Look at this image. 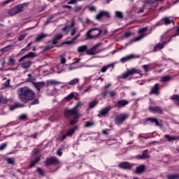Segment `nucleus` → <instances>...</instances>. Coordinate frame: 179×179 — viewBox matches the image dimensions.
Segmentation results:
<instances>
[{
	"label": "nucleus",
	"mask_w": 179,
	"mask_h": 179,
	"mask_svg": "<svg viewBox=\"0 0 179 179\" xmlns=\"http://www.w3.org/2000/svg\"><path fill=\"white\" fill-rule=\"evenodd\" d=\"M79 107H82V102L79 101L71 109H66L64 112V115L67 120H70V125H75L78 124L79 121Z\"/></svg>",
	"instance_id": "1"
},
{
	"label": "nucleus",
	"mask_w": 179,
	"mask_h": 179,
	"mask_svg": "<svg viewBox=\"0 0 179 179\" xmlns=\"http://www.w3.org/2000/svg\"><path fill=\"white\" fill-rule=\"evenodd\" d=\"M18 99L21 103L25 104L29 101H33L34 99H36V92L29 87H23L17 90Z\"/></svg>",
	"instance_id": "2"
},
{
	"label": "nucleus",
	"mask_w": 179,
	"mask_h": 179,
	"mask_svg": "<svg viewBox=\"0 0 179 179\" xmlns=\"http://www.w3.org/2000/svg\"><path fill=\"white\" fill-rule=\"evenodd\" d=\"M29 6V3H23L22 4H18L15 6L13 8L9 10L8 13L10 16H15V15H17L21 13L24 10V7Z\"/></svg>",
	"instance_id": "3"
},
{
	"label": "nucleus",
	"mask_w": 179,
	"mask_h": 179,
	"mask_svg": "<svg viewBox=\"0 0 179 179\" xmlns=\"http://www.w3.org/2000/svg\"><path fill=\"white\" fill-rule=\"evenodd\" d=\"M102 31L99 29V28H94L92 29H90L87 34V38L88 39H93V38H97L101 34Z\"/></svg>",
	"instance_id": "4"
},
{
	"label": "nucleus",
	"mask_w": 179,
	"mask_h": 179,
	"mask_svg": "<svg viewBox=\"0 0 179 179\" xmlns=\"http://www.w3.org/2000/svg\"><path fill=\"white\" fill-rule=\"evenodd\" d=\"M129 118V114L128 113H120L116 115L115 118V122L117 125H121L123 122H125Z\"/></svg>",
	"instance_id": "5"
},
{
	"label": "nucleus",
	"mask_w": 179,
	"mask_h": 179,
	"mask_svg": "<svg viewBox=\"0 0 179 179\" xmlns=\"http://www.w3.org/2000/svg\"><path fill=\"white\" fill-rule=\"evenodd\" d=\"M57 164H59V159L55 157H48L45 162V166L46 167L48 166H57Z\"/></svg>",
	"instance_id": "6"
},
{
	"label": "nucleus",
	"mask_w": 179,
	"mask_h": 179,
	"mask_svg": "<svg viewBox=\"0 0 179 179\" xmlns=\"http://www.w3.org/2000/svg\"><path fill=\"white\" fill-rule=\"evenodd\" d=\"M140 70H137L134 68L130 70H127L126 73L122 74V78L127 79V78H129V76H131V75H135V73H140Z\"/></svg>",
	"instance_id": "7"
},
{
	"label": "nucleus",
	"mask_w": 179,
	"mask_h": 179,
	"mask_svg": "<svg viewBox=\"0 0 179 179\" xmlns=\"http://www.w3.org/2000/svg\"><path fill=\"white\" fill-rule=\"evenodd\" d=\"M148 110L150 113H152L153 114H159V115L163 114V108L160 106H150Z\"/></svg>",
	"instance_id": "8"
},
{
	"label": "nucleus",
	"mask_w": 179,
	"mask_h": 179,
	"mask_svg": "<svg viewBox=\"0 0 179 179\" xmlns=\"http://www.w3.org/2000/svg\"><path fill=\"white\" fill-rule=\"evenodd\" d=\"M31 83L33 86L38 90V92H40L43 87H45V82L41 81V82H33L31 81Z\"/></svg>",
	"instance_id": "9"
},
{
	"label": "nucleus",
	"mask_w": 179,
	"mask_h": 179,
	"mask_svg": "<svg viewBox=\"0 0 179 179\" xmlns=\"http://www.w3.org/2000/svg\"><path fill=\"white\" fill-rule=\"evenodd\" d=\"M133 166L134 165L132 164L127 162H120L119 164L120 169H122L123 170H131Z\"/></svg>",
	"instance_id": "10"
},
{
	"label": "nucleus",
	"mask_w": 179,
	"mask_h": 179,
	"mask_svg": "<svg viewBox=\"0 0 179 179\" xmlns=\"http://www.w3.org/2000/svg\"><path fill=\"white\" fill-rule=\"evenodd\" d=\"M128 104H129V101H128L127 99H122L117 101L115 106L118 108H122V107H125V106H128Z\"/></svg>",
	"instance_id": "11"
},
{
	"label": "nucleus",
	"mask_w": 179,
	"mask_h": 179,
	"mask_svg": "<svg viewBox=\"0 0 179 179\" xmlns=\"http://www.w3.org/2000/svg\"><path fill=\"white\" fill-rule=\"evenodd\" d=\"M150 156L148 155V150H145L143 151L142 155H136V159L138 160H145V159H149Z\"/></svg>",
	"instance_id": "12"
},
{
	"label": "nucleus",
	"mask_w": 179,
	"mask_h": 179,
	"mask_svg": "<svg viewBox=\"0 0 179 179\" xmlns=\"http://www.w3.org/2000/svg\"><path fill=\"white\" fill-rule=\"evenodd\" d=\"M150 94H156V96H159L160 92H159V84L156 83L151 89Z\"/></svg>",
	"instance_id": "13"
},
{
	"label": "nucleus",
	"mask_w": 179,
	"mask_h": 179,
	"mask_svg": "<svg viewBox=\"0 0 179 179\" xmlns=\"http://www.w3.org/2000/svg\"><path fill=\"white\" fill-rule=\"evenodd\" d=\"M36 57V53L33 52H30L28 54L25 55L22 57H21L19 60L18 62H22V61H24L26 58H34Z\"/></svg>",
	"instance_id": "14"
},
{
	"label": "nucleus",
	"mask_w": 179,
	"mask_h": 179,
	"mask_svg": "<svg viewBox=\"0 0 179 179\" xmlns=\"http://www.w3.org/2000/svg\"><path fill=\"white\" fill-rule=\"evenodd\" d=\"M64 37V35L62 34H59L56 35L54 38L51 41V43L53 45H55L57 43H58V40H61Z\"/></svg>",
	"instance_id": "15"
},
{
	"label": "nucleus",
	"mask_w": 179,
	"mask_h": 179,
	"mask_svg": "<svg viewBox=\"0 0 179 179\" xmlns=\"http://www.w3.org/2000/svg\"><path fill=\"white\" fill-rule=\"evenodd\" d=\"M45 37H47L46 34L41 33L38 34L35 39V43H40V41H41L43 38H45Z\"/></svg>",
	"instance_id": "16"
},
{
	"label": "nucleus",
	"mask_w": 179,
	"mask_h": 179,
	"mask_svg": "<svg viewBox=\"0 0 179 179\" xmlns=\"http://www.w3.org/2000/svg\"><path fill=\"white\" fill-rule=\"evenodd\" d=\"M134 58H136V56L135 55H129L124 57H122L120 61L121 62H126V61H129V59H134Z\"/></svg>",
	"instance_id": "17"
},
{
	"label": "nucleus",
	"mask_w": 179,
	"mask_h": 179,
	"mask_svg": "<svg viewBox=\"0 0 179 179\" xmlns=\"http://www.w3.org/2000/svg\"><path fill=\"white\" fill-rule=\"evenodd\" d=\"M144 172H145V165H140L139 166L136 167L135 173L141 174V173H144Z\"/></svg>",
	"instance_id": "18"
},
{
	"label": "nucleus",
	"mask_w": 179,
	"mask_h": 179,
	"mask_svg": "<svg viewBox=\"0 0 179 179\" xmlns=\"http://www.w3.org/2000/svg\"><path fill=\"white\" fill-rule=\"evenodd\" d=\"M108 111H110V108H104L99 112L98 117H104V115H106V114H108Z\"/></svg>",
	"instance_id": "19"
},
{
	"label": "nucleus",
	"mask_w": 179,
	"mask_h": 179,
	"mask_svg": "<svg viewBox=\"0 0 179 179\" xmlns=\"http://www.w3.org/2000/svg\"><path fill=\"white\" fill-rule=\"evenodd\" d=\"M33 62L31 61H27L25 62H23L21 64V67L23 68V69H27L28 68H30Z\"/></svg>",
	"instance_id": "20"
},
{
	"label": "nucleus",
	"mask_w": 179,
	"mask_h": 179,
	"mask_svg": "<svg viewBox=\"0 0 179 179\" xmlns=\"http://www.w3.org/2000/svg\"><path fill=\"white\" fill-rule=\"evenodd\" d=\"M41 160V157H38L35 158L34 160L31 162L29 168L31 169L32 167H34V166H36V164H37V163H38V162H40Z\"/></svg>",
	"instance_id": "21"
},
{
	"label": "nucleus",
	"mask_w": 179,
	"mask_h": 179,
	"mask_svg": "<svg viewBox=\"0 0 179 179\" xmlns=\"http://www.w3.org/2000/svg\"><path fill=\"white\" fill-rule=\"evenodd\" d=\"M162 21L164 23V24H170L171 23H173V24H174V20H170L169 17H165L162 18Z\"/></svg>",
	"instance_id": "22"
},
{
	"label": "nucleus",
	"mask_w": 179,
	"mask_h": 179,
	"mask_svg": "<svg viewBox=\"0 0 179 179\" xmlns=\"http://www.w3.org/2000/svg\"><path fill=\"white\" fill-rule=\"evenodd\" d=\"M22 107H24V104L20 103H15L14 105L10 107V110H13L15 108H19Z\"/></svg>",
	"instance_id": "23"
},
{
	"label": "nucleus",
	"mask_w": 179,
	"mask_h": 179,
	"mask_svg": "<svg viewBox=\"0 0 179 179\" xmlns=\"http://www.w3.org/2000/svg\"><path fill=\"white\" fill-rule=\"evenodd\" d=\"M171 100H173V101H175L176 106H178V107H179V95L173 94L171 96Z\"/></svg>",
	"instance_id": "24"
},
{
	"label": "nucleus",
	"mask_w": 179,
	"mask_h": 179,
	"mask_svg": "<svg viewBox=\"0 0 179 179\" xmlns=\"http://www.w3.org/2000/svg\"><path fill=\"white\" fill-rule=\"evenodd\" d=\"M59 83H59L55 80H50L47 81L48 86H50V85H51V86H57V85H59Z\"/></svg>",
	"instance_id": "25"
},
{
	"label": "nucleus",
	"mask_w": 179,
	"mask_h": 179,
	"mask_svg": "<svg viewBox=\"0 0 179 179\" xmlns=\"http://www.w3.org/2000/svg\"><path fill=\"white\" fill-rule=\"evenodd\" d=\"M163 48H164L163 43H158L154 47L153 52H156L158 50H163Z\"/></svg>",
	"instance_id": "26"
},
{
	"label": "nucleus",
	"mask_w": 179,
	"mask_h": 179,
	"mask_svg": "<svg viewBox=\"0 0 179 179\" xmlns=\"http://www.w3.org/2000/svg\"><path fill=\"white\" fill-rule=\"evenodd\" d=\"M173 78L170 76H164L161 78V82H170Z\"/></svg>",
	"instance_id": "27"
},
{
	"label": "nucleus",
	"mask_w": 179,
	"mask_h": 179,
	"mask_svg": "<svg viewBox=\"0 0 179 179\" xmlns=\"http://www.w3.org/2000/svg\"><path fill=\"white\" fill-rule=\"evenodd\" d=\"M13 48V45H9L1 49V51L2 52H8V51H10V50H12Z\"/></svg>",
	"instance_id": "28"
},
{
	"label": "nucleus",
	"mask_w": 179,
	"mask_h": 179,
	"mask_svg": "<svg viewBox=\"0 0 179 179\" xmlns=\"http://www.w3.org/2000/svg\"><path fill=\"white\" fill-rule=\"evenodd\" d=\"M55 17V14H53L52 15H50L45 22L44 24L45 26H47V24L52 22V19H54Z\"/></svg>",
	"instance_id": "29"
},
{
	"label": "nucleus",
	"mask_w": 179,
	"mask_h": 179,
	"mask_svg": "<svg viewBox=\"0 0 179 179\" xmlns=\"http://www.w3.org/2000/svg\"><path fill=\"white\" fill-rule=\"evenodd\" d=\"M168 179H179V173L176 174H169L166 176Z\"/></svg>",
	"instance_id": "30"
},
{
	"label": "nucleus",
	"mask_w": 179,
	"mask_h": 179,
	"mask_svg": "<svg viewBox=\"0 0 179 179\" xmlns=\"http://www.w3.org/2000/svg\"><path fill=\"white\" fill-rule=\"evenodd\" d=\"M87 50V45H83L78 48V52H85Z\"/></svg>",
	"instance_id": "31"
},
{
	"label": "nucleus",
	"mask_w": 179,
	"mask_h": 179,
	"mask_svg": "<svg viewBox=\"0 0 179 179\" xmlns=\"http://www.w3.org/2000/svg\"><path fill=\"white\" fill-rule=\"evenodd\" d=\"M98 52H99L93 49V48L87 51V55H96V54H98Z\"/></svg>",
	"instance_id": "32"
},
{
	"label": "nucleus",
	"mask_w": 179,
	"mask_h": 179,
	"mask_svg": "<svg viewBox=\"0 0 179 179\" xmlns=\"http://www.w3.org/2000/svg\"><path fill=\"white\" fill-rule=\"evenodd\" d=\"M164 138H166L169 142H171V141H176L177 139V137L171 136L169 134H165Z\"/></svg>",
	"instance_id": "33"
},
{
	"label": "nucleus",
	"mask_w": 179,
	"mask_h": 179,
	"mask_svg": "<svg viewBox=\"0 0 179 179\" xmlns=\"http://www.w3.org/2000/svg\"><path fill=\"white\" fill-rule=\"evenodd\" d=\"M96 125V122H85V128H92V127H94Z\"/></svg>",
	"instance_id": "34"
},
{
	"label": "nucleus",
	"mask_w": 179,
	"mask_h": 179,
	"mask_svg": "<svg viewBox=\"0 0 179 179\" xmlns=\"http://www.w3.org/2000/svg\"><path fill=\"white\" fill-rule=\"evenodd\" d=\"M77 83H79V78H74L71 80L69 83V85L71 86H73L75 85H77Z\"/></svg>",
	"instance_id": "35"
},
{
	"label": "nucleus",
	"mask_w": 179,
	"mask_h": 179,
	"mask_svg": "<svg viewBox=\"0 0 179 179\" xmlns=\"http://www.w3.org/2000/svg\"><path fill=\"white\" fill-rule=\"evenodd\" d=\"M115 17L117 19H122L124 17V14L121 11H115Z\"/></svg>",
	"instance_id": "36"
},
{
	"label": "nucleus",
	"mask_w": 179,
	"mask_h": 179,
	"mask_svg": "<svg viewBox=\"0 0 179 179\" xmlns=\"http://www.w3.org/2000/svg\"><path fill=\"white\" fill-rule=\"evenodd\" d=\"M15 62H16V60H15V59H13V57H9L8 65H11L12 66H13L15 65Z\"/></svg>",
	"instance_id": "37"
},
{
	"label": "nucleus",
	"mask_w": 179,
	"mask_h": 179,
	"mask_svg": "<svg viewBox=\"0 0 179 179\" xmlns=\"http://www.w3.org/2000/svg\"><path fill=\"white\" fill-rule=\"evenodd\" d=\"M99 104V101H93L92 102L90 103L89 107L90 108H93L94 107H96Z\"/></svg>",
	"instance_id": "38"
},
{
	"label": "nucleus",
	"mask_w": 179,
	"mask_h": 179,
	"mask_svg": "<svg viewBox=\"0 0 179 179\" xmlns=\"http://www.w3.org/2000/svg\"><path fill=\"white\" fill-rule=\"evenodd\" d=\"M101 13L102 14V16H105V17H108V19L111 17L110 13L107 11H101Z\"/></svg>",
	"instance_id": "39"
},
{
	"label": "nucleus",
	"mask_w": 179,
	"mask_h": 179,
	"mask_svg": "<svg viewBox=\"0 0 179 179\" xmlns=\"http://www.w3.org/2000/svg\"><path fill=\"white\" fill-rule=\"evenodd\" d=\"M31 44H33V43L29 42L24 48L22 49L21 51H30V47L31 46Z\"/></svg>",
	"instance_id": "40"
},
{
	"label": "nucleus",
	"mask_w": 179,
	"mask_h": 179,
	"mask_svg": "<svg viewBox=\"0 0 179 179\" xmlns=\"http://www.w3.org/2000/svg\"><path fill=\"white\" fill-rule=\"evenodd\" d=\"M75 134V129H71L66 132L67 136H72Z\"/></svg>",
	"instance_id": "41"
},
{
	"label": "nucleus",
	"mask_w": 179,
	"mask_h": 179,
	"mask_svg": "<svg viewBox=\"0 0 179 179\" xmlns=\"http://www.w3.org/2000/svg\"><path fill=\"white\" fill-rule=\"evenodd\" d=\"M6 162L8 164H15V159L13 158L8 157Z\"/></svg>",
	"instance_id": "42"
},
{
	"label": "nucleus",
	"mask_w": 179,
	"mask_h": 179,
	"mask_svg": "<svg viewBox=\"0 0 179 179\" xmlns=\"http://www.w3.org/2000/svg\"><path fill=\"white\" fill-rule=\"evenodd\" d=\"M73 97H75V94H73V92H71L67 96H66L65 99L66 100H68V101H69V100H71V99H73Z\"/></svg>",
	"instance_id": "43"
},
{
	"label": "nucleus",
	"mask_w": 179,
	"mask_h": 179,
	"mask_svg": "<svg viewBox=\"0 0 179 179\" xmlns=\"http://www.w3.org/2000/svg\"><path fill=\"white\" fill-rule=\"evenodd\" d=\"M39 103L40 101H38V99H35L30 103V106H36V104H38Z\"/></svg>",
	"instance_id": "44"
},
{
	"label": "nucleus",
	"mask_w": 179,
	"mask_h": 179,
	"mask_svg": "<svg viewBox=\"0 0 179 179\" xmlns=\"http://www.w3.org/2000/svg\"><path fill=\"white\" fill-rule=\"evenodd\" d=\"M73 10L76 13L80 12V10H82V6H75L74 8H73Z\"/></svg>",
	"instance_id": "45"
},
{
	"label": "nucleus",
	"mask_w": 179,
	"mask_h": 179,
	"mask_svg": "<svg viewBox=\"0 0 179 179\" xmlns=\"http://www.w3.org/2000/svg\"><path fill=\"white\" fill-rule=\"evenodd\" d=\"M110 66H111V64H108V66H104L103 67H102V69H101V72H102L103 73H104V72H106L107 71V69H108V68H110Z\"/></svg>",
	"instance_id": "46"
},
{
	"label": "nucleus",
	"mask_w": 179,
	"mask_h": 179,
	"mask_svg": "<svg viewBox=\"0 0 179 179\" xmlns=\"http://www.w3.org/2000/svg\"><path fill=\"white\" fill-rule=\"evenodd\" d=\"M24 38H26V34H21L18 37L17 40H18V41H22V40H24Z\"/></svg>",
	"instance_id": "47"
},
{
	"label": "nucleus",
	"mask_w": 179,
	"mask_h": 179,
	"mask_svg": "<svg viewBox=\"0 0 179 179\" xmlns=\"http://www.w3.org/2000/svg\"><path fill=\"white\" fill-rule=\"evenodd\" d=\"M142 68L144 69L145 72H149V65L145 64L142 66Z\"/></svg>",
	"instance_id": "48"
},
{
	"label": "nucleus",
	"mask_w": 179,
	"mask_h": 179,
	"mask_svg": "<svg viewBox=\"0 0 179 179\" xmlns=\"http://www.w3.org/2000/svg\"><path fill=\"white\" fill-rule=\"evenodd\" d=\"M145 37V34H141L139 36L136 37L135 41H139V40H142Z\"/></svg>",
	"instance_id": "49"
},
{
	"label": "nucleus",
	"mask_w": 179,
	"mask_h": 179,
	"mask_svg": "<svg viewBox=\"0 0 179 179\" xmlns=\"http://www.w3.org/2000/svg\"><path fill=\"white\" fill-rule=\"evenodd\" d=\"M67 3L68 5H75V3H78V0H69Z\"/></svg>",
	"instance_id": "50"
},
{
	"label": "nucleus",
	"mask_w": 179,
	"mask_h": 179,
	"mask_svg": "<svg viewBox=\"0 0 179 179\" xmlns=\"http://www.w3.org/2000/svg\"><path fill=\"white\" fill-rule=\"evenodd\" d=\"M102 17L103 15L101 14V12H100L99 14L96 15L95 19H96V20H101Z\"/></svg>",
	"instance_id": "51"
},
{
	"label": "nucleus",
	"mask_w": 179,
	"mask_h": 179,
	"mask_svg": "<svg viewBox=\"0 0 179 179\" xmlns=\"http://www.w3.org/2000/svg\"><path fill=\"white\" fill-rule=\"evenodd\" d=\"M6 146H8V143H6L0 145V150H3L6 148Z\"/></svg>",
	"instance_id": "52"
},
{
	"label": "nucleus",
	"mask_w": 179,
	"mask_h": 179,
	"mask_svg": "<svg viewBox=\"0 0 179 179\" xmlns=\"http://www.w3.org/2000/svg\"><path fill=\"white\" fill-rule=\"evenodd\" d=\"M145 5H143L142 8L139 9V10L137 11V14L139 15V13H142L145 11Z\"/></svg>",
	"instance_id": "53"
},
{
	"label": "nucleus",
	"mask_w": 179,
	"mask_h": 179,
	"mask_svg": "<svg viewBox=\"0 0 179 179\" xmlns=\"http://www.w3.org/2000/svg\"><path fill=\"white\" fill-rule=\"evenodd\" d=\"M40 153V149L35 148L33 150V155L36 156V155H38Z\"/></svg>",
	"instance_id": "54"
},
{
	"label": "nucleus",
	"mask_w": 179,
	"mask_h": 179,
	"mask_svg": "<svg viewBox=\"0 0 179 179\" xmlns=\"http://www.w3.org/2000/svg\"><path fill=\"white\" fill-rule=\"evenodd\" d=\"M148 27H143L138 30V33H145V31H147Z\"/></svg>",
	"instance_id": "55"
},
{
	"label": "nucleus",
	"mask_w": 179,
	"mask_h": 179,
	"mask_svg": "<svg viewBox=\"0 0 179 179\" xmlns=\"http://www.w3.org/2000/svg\"><path fill=\"white\" fill-rule=\"evenodd\" d=\"M73 26H75V20H72L71 24L69 25H67V27H69V29H72Z\"/></svg>",
	"instance_id": "56"
},
{
	"label": "nucleus",
	"mask_w": 179,
	"mask_h": 179,
	"mask_svg": "<svg viewBox=\"0 0 179 179\" xmlns=\"http://www.w3.org/2000/svg\"><path fill=\"white\" fill-rule=\"evenodd\" d=\"M146 121H150V122H155V121H156V117H149V118H147Z\"/></svg>",
	"instance_id": "57"
},
{
	"label": "nucleus",
	"mask_w": 179,
	"mask_h": 179,
	"mask_svg": "<svg viewBox=\"0 0 179 179\" xmlns=\"http://www.w3.org/2000/svg\"><path fill=\"white\" fill-rule=\"evenodd\" d=\"M1 103L3 104H6V103H8V100L0 97V103Z\"/></svg>",
	"instance_id": "58"
},
{
	"label": "nucleus",
	"mask_w": 179,
	"mask_h": 179,
	"mask_svg": "<svg viewBox=\"0 0 179 179\" xmlns=\"http://www.w3.org/2000/svg\"><path fill=\"white\" fill-rule=\"evenodd\" d=\"M37 171L41 176H44V172L43 171V169H41V168H38Z\"/></svg>",
	"instance_id": "59"
},
{
	"label": "nucleus",
	"mask_w": 179,
	"mask_h": 179,
	"mask_svg": "<svg viewBox=\"0 0 179 179\" xmlns=\"http://www.w3.org/2000/svg\"><path fill=\"white\" fill-rule=\"evenodd\" d=\"M89 10H90V12H96V7L95 6H90Z\"/></svg>",
	"instance_id": "60"
},
{
	"label": "nucleus",
	"mask_w": 179,
	"mask_h": 179,
	"mask_svg": "<svg viewBox=\"0 0 179 179\" xmlns=\"http://www.w3.org/2000/svg\"><path fill=\"white\" fill-rule=\"evenodd\" d=\"M27 118V115H21L20 116V120H21L22 121H23L24 120H26Z\"/></svg>",
	"instance_id": "61"
},
{
	"label": "nucleus",
	"mask_w": 179,
	"mask_h": 179,
	"mask_svg": "<svg viewBox=\"0 0 179 179\" xmlns=\"http://www.w3.org/2000/svg\"><path fill=\"white\" fill-rule=\"evenodd\" d=\"M155 125H157V127H160V128H162V124H160L159 123V120H157V119L156 118L155 119Z\"/></svg>",
	"instance_id": "62"
},
{
	"label": "nucleus",
	"mask_w": 179,
	"mask_h": 179,
	"mask_svg": "<svg viewBox=\"0 0 179 179\" xmlns=\"http://www.w3.org/2000/svg\"><path fill=\"white\" fill-rule=\"evenodd\" d=\"M109 94H110V97H114V96H115V94H117V92H115L114 91H111L109 92Z\"/></svg>",
	"instance_id": "63"
},
{
	"label": "nucleus",
	"mask_w": 179,
	"mask_h": 179,
	"mask_svg": "<svg viewBox=\"0 0 179 179\" xmlns=\"http://www.w3.org/2000/svg\"><path fill=\"white\" fill-rule=\"evenodd\" d=\"M76 33V28H73L71 31V36H75V34Z\"/></svg>",
	"instance_id": "64"
}]
</instances>
